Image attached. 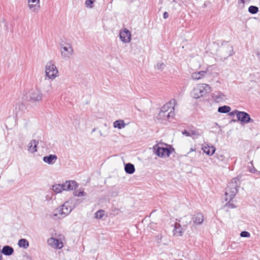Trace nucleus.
Segmentation results:
<instances>
[{"label": "nucleus", "instance_id": "423d86ee", "mask_svg": "<svg viewBox=\"0 0 260 260\" xmlns=\"http://www.w3.org/2000/svg\"><path fill=\"white\" fill-rule=\"evenodd\" d=\"M60 50L61 57L65 59L70 58L74 54L73 48L70 43L61 44Z\"/></svg>", "mask_w": 260, "mask_h": 260}, {"label": "nucleus", "instance_id": "f3484780", "mask_svg": "<svg viewBox=\"0 0 260 260\" xmlns=\"http://www.w3.org/2000/svg\"><path fill=\"white\" fill-rule=\"evenodd\" d=\"M57 159V156L55 154H49V155L44 156L43 160L48 165L54 164Z\"/></svg>", "mask_w": 260, "mask_h": 260}, {"label": "nucleus", "instance_id": "ddd939ff", "mask_svg": "<svg viewBox=\"0 0 260 260\" xmlns=\"http://www.w3.org/2000/svg\"><path fill=\"white\" fill-rule=\"evenodd\" d=\"M47 242L50 246L55 248L60 249L63 247L62 242L54 238H49L48 239Z\"/></svg>", "mask_w": 260, "mask_h": 260}, {"label": "nucleus", "instance_id": "f03ea898", "mask_svg": "<svg viewBox=\"0 0 260 260\" xmlns=\"http://www.w3.org/2000/svg\"><path fill=\"white\" fill-rule=\"evenodd\" d=\"M211 91L210 86L207 84H199L194 88L191 95L194 99H199L205 96Z\"/></svg>", "mask_w": 260, "mask_h": 260}, {"label": "nucleus", "instance_id": "1a4fd4ad", "mask_svg": "<svg viewBox=\"0 0 260 260\" xmlns=\"http://www.w3.org/2000/svg\"><path fill=\"white\" fill-rule=\"evenodd\" d=\"M236 112L238 120L245 123L254 122L253 119L250 118V115L247 113L243 111H239Z\"/></svg>", "mask_w": 260, "mask_h": 260}, {"label": "nucleus", "instance_id": "bb28decb", "mask_svg": "<svg viewBox=\"0 0 260 260\" xmlns=\"http://www.w3.org/2000/svg\"><path fill=\"white\" fill-rule=\"evenodd\" d=\"M113 126L115 128L121 129L125 127V123L123 120H117L114 122Z\"/></svg>", "mask_w": 260, "mask_h": 260}, {"label": "nucleus", "instance_id": "e433bc0d", "mask_svg": "<svg viewBox=\"0 0 260 260\" xmlns=\"http://www.w3.org/2000/svg\"><path fill=\"white\" fill-rule=\"evenodd\" d=\"M228 201H229V202L225 205V206L230 208H235L236 207L234 203H231V201H230V198H229V200Z\"/></svg>", "mask_w": 260, "mask_h": 260}, {"label": "nucleus", "instance_id": "5701e85b", "mask_svg": "<svg viewBox=\"0 0 260 260\" xmlns=\"http://www.w3.org/2000/svg\"><path fill=\"white\" fill-rule=\"evenodd\" d=\"M124 170L126 173L132 174L135 172V168L134 165L131 163H127L125 165Z\"/></svg>", "mask_w": 260, "mask_h": 260}, {"label": "nucleus", "instance_id": "dca6fc26", "mask_svg": "<svg viewBox=\"0 0 260 260\" xmlns=\"http://www.w3.org/2000/svg\"><path fill=\"white\" fill-rule=\"evenodd\" d=\"M64 190H74L78 187L77 183L74 180L67 181L63 183Z\"/></svg>", "mask_w": 260, "mask_h": 260}, {"label": "nucleus", "instance_id": "4468645a", "mask_svg": "<svg viewBox=\"0 0 260 260\" xmlns=\"http://www.w3.org/2000/svg\"><path fill=\"white\" fill-rule=\"evenodd\" d=\"M175 115V113L172 112L171 111H169V112H164L162 111L159 112L158 116L157 119L161 120H170V118H172L174 117Z\"/></svg>", "mask_w": 260, "mask_h": 260}, {"label": "nucleus", "instance_id": "7ed1b4c3", "mask_svg": "<svg viewBox=\"0 0 260 260\" xmlns=\"http://www.w3.org/2000/svg\"><path fill=\"white\" fill-rule=\"evenodd\" d=\"M45 74L49 79L54 80L58 76V71L53 62L49 61L45 66Z\"/></svg>", "mask_w": 260, "mask_h": 260}, {"label": "nucleus", "instance_id": "8fccbe9b", "mask_svg": "<svg viewBox=\"0 0 260 260\" xmlns=\"http://www.w3.org/2000/svg\"><path fill=\"white\" fill-rule=\"evenodd\" d=\"M112 2H113V0H112V1H111V3H112Z\"/></svg>", "mask_w": 260, "mask_h": 260}, {"label": "nucleus", "instance_id": "ea45409f", "mask_svg": "<svg viewBox=\"0 0 260 260\" xmlns=\"http://www.w3.org/2000/svg\"><path fill=\"white\" fill-rule=\"evenodd\" d=\"M169 17V14L168 12H165L164 14H163V17L165 18V19H167V18H168Z\"/></svg>", "mask_w": 260, "mask_h": 260}, {"label": "nucleus", "instance_id": "a18cd8bd", "mask_svg": "<svg viewBox=\"0 0 260 260\" xmlns=\"http://www.w3.org/2000/svg\"><path fill=\"white\" fill-rule=\"evenodd\" d=\"M190 222H191V221H188H188H185V223H186V224H188V223H190Z\"/></svg>", "mask_w": 260, "mask_h": 260}, {"label": "nucleus", "instance_id": "aec40b11", "mask_svg": "<svg viewBox=\"0 0 260 260\" xmlns=\"http://www.w3.org/2000/svg\"><path fill=\"white\" fill-rule=\"evenodd\" d=\"M182 134L187 137H192L193 139L197 138L200 135L196 129L184 130L182 131Z\"/></svg>", "mask_w": 260, "mask_h": 260}, {"label": "nucleus", "instance_id": "2f4dec72", "mask_svg": "<svg viewBox=\"0 0 260 260\" xmlns=\"http://www.w3.org/2000/svg\"><path fill=\"white\" fill-rule=\"evenodd\" d=\"M24 108L25 106L23 104L17 105L16 106V116H17L19 111L22 110Z\"/></svg>", "mask_w": 260, "mask_h": 260}, {"label": "nucleus", "instance_id": "37998d69", "mask_svg": "<svg viewBox=\"0 0 260 260\" xmlns=\"http://www.w3.org/2000/svg\"><path fill=\"white\" fill-rule=\"evenodd\" d=\"M256 54L259 58H260V52L259 51L256 52Z\"/></svg>", "mask_w": 260, "mask_h": 260}, {"label": "nucleus", "instance_id": "393cba45", "mask_svg": "<svg viewBox=\"0 0 260 260\" xmlns=\"http://www.w3.org/2000/svg\"><path fill=\"white\" fill-rule=\"evenodd\" d=\"M52 189L56 193H60L62 190H64L63 184H55L52 185Z\"/></svg>", "mask_w": 260, "mask_h": 260}, {"label": "nucleus", "instance_id": "6e6552de", "mask_svg": "<svg viewBox=\"0 0 260 260\" xmlns=\"http://www.w3.org/2000/svg\"><path fill=\"white\" fill-rule=\"evenodd\" d=\"M43 94L41 91L38 89H32L29 93L27 96L29 101L31 102H39L42 100Z\"/></svg>", "mask_w": 260, "mask_h": 260}, {"label": "nucleus", "instance_id": "473e14b6", "mask_svg": "<svg viewBox=\"0 0 260 260\" xmlns=\"http://www.w3.org/2000/svg\"><path fill=\"white\" fill-rule=\"evenodd\" d=\"M73 194L75 196L77 197H82L86 195V193L83 190L74 191Z\"/></svg>", "mask_w": 260, "mask_h": 260}, {"label": "nucleus", "instance_id": "39448f33", "mask_svg": "<svg viewBox=\"0 0 260 260\" xmlns=\"http://www.w3.org/2000/svg\"><path fill=\"white\" fill-rule=\"evenodd\" d=\"M69 202H66L60 208L57 209L56 211L57 213H54L52 216L53 219H56L57 214L62 216V217L69 214L73 209V207L71 206Z\"/></svg>", "mask_w": 260, "mask_h": 260}, {"label": "nucleus", "instance_id": "20e7f679", "mask_svg": "<svg viewBox=\"0 0 260 260\" xmlns=\"http://www.w3.org/2000/svg\"><path fill=\"white\" fill-rule=\"evenodd\" d=\"M221 57L226 59L234 54L233 47L228 42L223 43L219 49Z\"/></svg>", "mask_w": 260, "mask_h": 260}, {"label": "nucleus", "instance_id": "f704fd0d", "mask_svg": "<svg viewBox=\"0 0 260 260\" xmlns=\"http://www.w3.org/2000/svg\"><path fill=\"white\" fill-rule=\"evenodd\" d=\"M250 163H251L252 166H251V167H248V171L252 173H254L256 172L257 174H259L260 172L257 171L256 170V169L253 166L252 162H251Z\"/></svg>", "mask_w": 260, "mask_h": 260}, {"label": "nucleus", "instance_id": "de8ad7c7", "mask_svg": "<svg viewBox=\"0 0 260 260\" xmlns=\"http://www.w3.org/2000/svg\"><path fill=\"white\" fill-rule=\"evenodd\" d=\"M95 131V128H94L93 129V130H92V132H94Z\"/></svg>", "mask_w": 260, "mask_h": 260}, {"label": "nucleus", "instance_id": "6ab92c4d", "mask_svg": "<svg viewBox=\"0 0 260 260\" xmlns=\"http://www.w3.org/2000/svg\"><path fill=\"white\" fill-rule=\"evenodd\" d=\"M207 71L196 72L191 74V77L193 80H199L205 77Z\"/></svg>", "mask_w": 260, "mask_h": 260}, {"label": "nucleus", "instance_id": "f8f14e48", "mask_svg": "<svg viewBox=\"0 0 260 260\" xmlns=\"http://www.w3.org/2000/svg\"><path fill=\"white\" fill-rule=\"evenodd\" d=\"M29 9L34 12H38L40 8V0H27Z\"/></svg>", "mask_w": 260, "mask_h": 260}, {"label": "nucleus", "instance_id": "c85d7f7f", "mask_svg": "<svg viewBox=\"0 0 260 260\" xmlns=\"http://www.w3.org/2000/svg\"><path fill=\"white\" fill-rule=\"evenodd\" d=\"M231 111V108L228 106H223L218 108V112L221 113H227Z\"/></svg>", "mask_w": 260, "mask_h": 260}, {"label": "nucleus", "instance_id": "a878e982", "mask_svg": "<svg viewBox=\"0 0 260 260\" xmlns=\"http://www.w3.org/2000/svg\"><path fill=\"white\" fill-rule=\"evenodd\" d=\"M182 229L181 227V225L178 223H176L175 224L174 229V235L177 236H181L182 235Z\"/></svg>", "mask_w": 260, "mask_h": 260}, {"label": "nucleus", "instance_id": "412c9836", "mask_svg": "<svg viewBox=\"0 0 260 260\" xmlns=\"http://www.w3.org/2000/svg\"><path fill=\"white\" fill-rule=\"evenodd\" d=\"M39 142L36 140H31L28 144V150L31 152L35 153L37 151V146Z\"/></svg>", "mask_w": 260, "mask_h": 260}, {"label": "nucleus", "instance_id": "b1692460", "mask_svg": "<svg viewBox=\"0 0 260 260\" xmlns=\"http://www.w3.org/2000/svg\"><path fill=\"white\" fill-rule=\"evenodd\" d=\"M215 148L213 146H207L203 148L204 152L209 155H212L215 151Z\"/></svg>", "mask_w": 260, "mask_h": 260}, {"label": "nucleus", "instance_id": "79ce46f5", "mask_svg": "<svg viewBox=\"0 0 260 260\" xmlns=\"http://www.w3.org/2000/svg\"><path fill=\"white\" fill-rule=\"evenodd\" d=\"M250 0H239V1H240V2L242 4H244L245 3L246 1H248L249 2Z\"/></svg>", "mask_w": 260, "mask_h": 260}, {"label": "nucleus", "instance_id": "c03bdc74", "mask_svg": "<svg viewBox=\"0 0 260 260\" xmlns=\"http://www.w3.org/2000/svg\"><path fill=\"white\" fill-rule=\"evenodd\" d=\"M196 150L195 149L193 148H191L190 149V152H192V151H194Z\"/></svg>", "mask_w": 260, "mask_h": 260}, {"label": "nucleus", "instance_id": "f257e3e1", "mask_svg": "<svg viewBox=\"0 0 260 260\" xmlns=\"http://www.w3.org/2000/svg\"><path fill=\"white\" fill-rule=\"evenodd\" d=\"M239 181V180L238 178H234L232 179L229 183L225 192L226 201L229 200V198H230V201H231L235 197L238 191V183Z\"/></svg>", "mask_w": 260, "mask_h": 260}, {"label": "nucleus", "instance_id": "c756f323", "mask_svg": "<svg viewBox=\"0 0 260 260\" xmlns=\"http://www.w3.org/2000/svg\"><path fill=\"white\" fill-rule=\"evenodd\" d=\"M105 215V211L103 210H100L94 214V217L97 219H101Z\"/></svg>", "mask_w": 260, "mask_h": 260}, {"label": "nucleus", "instance_id": "58836bf2", "mask_svg": "<svg viewBox=\"0 0 260 260\" xmlns=\"http://www.w3.org/2000/svg\"><path fill=\"white\" fill-rule=\"evenodd\" d=\"M164 64L162 62H158L156 66L157 69H161L163 68Z\"/></svg>", "mask_w": 260, "mask_h": 260}, {"label": "nucleus", "instance_id": "09e8293b", "mask_svg": "<svg viewBox=\"0 0 260 260\" xmlns=\"http://www.w3.org/2000/svg\"><path fill=\"white\" fill-rule=\"evenodd\" d=\"M185 218H186V217H184V218L183 219V220H185Z\"/></svg>", "mask_w": 260, "mask_h": 260}, {"label": "nucleus", "instance_id": "9d476101", "mask_svg": "<svg viewBox=\"0 0 260 260\" xmlns=\"http://www.w3.org/2000/svg\"><path fill=\"white\" fill-rule=\"evenodd\" d=\"M177 104V102L174 99H171L168 103L164 105L161 109L160 111L164 112H169L171 111L174 112L175 107Z\"/></svg>", "mask_w": 260, "mask_h": 260}, {"label": "nucleus", "instance_id": "cd10ccee", "mask_svg": "<svg viewBox=\"0 0 260 260\" xmlns=\"http://www.w3.org/2000/svg\"><path fill=\"white\" fill-rule=\"evenodd\" d=\"M18 245L20 247L26 249L28 247L29 243L27 240L25 239H21L19 240Z\"/></svg>", "mask_w": 260, "mask_h": 260}, {"label": "nucleus", "instance_id": "49530a36", "mask_svg": "<svg viewBox=\"0 0 260 260\" xmlns=\"http://www.w3.org/2000/svg\"><path fill=\"white\" fill-rule=\"evenodd\" d=\"M2 255L0 254V260L2 259Z\"/></svg>", "mask_w": 260, "mask_h": 260}, {"label": "nucleus", "instance_id": "a211bd4d", "mask_svg": "<svg viewBox=\"0 0 260 260\" xmlns=\"http://www.w3.org/2000/svg\"><path fill=\"white\" fill-rule=\"evenodd\" d=\"M212 97L217 103L223 101L225 99V95L220 91H215L212 93Z\"/></svg>", "mask_w": 260, "mask_h": 260}, {"label": "nucleus", "instance_id": "4be33fe9", "mask_svg": "<svg viewBox=\"0 0 260 260\" xmlns=\"http://www.w3.org/2000/svg\"><path fill=\"white\" fill-rule=\"evenodd\" d=\"M14 252L13 248L10 246H5L2 250V253L5 255H11Z\"/></svg>", "mask_w": 260, "mask_h": 260}, {"label": "nucleus", "instance_id": "9b49d317", "mask_svg": "<svg viewBox=\"0 0 260 260\" xmlns=\"http://www.w3.org/2000/svg\"><path fill=\"white\" fill-rule=\"evenodd\" d=\"M119 37L122 42L128 43L131 40V33L127 29L124 28L120 31Z\"/></svg>", "mask_w": 260, "mask_h": 260}, {"label": "nucleus", "instance_id": "72a5a7b5", "mask_svg": "<svg viewBox=\"0 0 260 260\" xmlns=\"http://www.w3.org/2000/svg\"><path fill=\"white\" fill-rule=\"evenodd\" d=\"M94 1L93 0H86L85 4L86 7L92 8L93 7Z\"/></svg>", "mask_w": 260, "mask_h": 260}, {"label": "nucleus", "instance_id": "c9c22d12", "mask_svg": "<svg viewBox=\"0 0 260 260\" xmlns=\"http://www.w3.org/2000/svg\"><path fill=\"white\" fill-rule=\"evenodd\" d=\"M217 158L220 161L224 162L226 161V158L223 154H217Z\"/></svg>", "mask_w": 260, "mask_h": 260}, {"label": "nucleus", "instance_id": "4c0bfd02", "mask_svg": "<svg viewBox=\"0 0 260 260\" xmlns=\"http://www.w3.org/2000/svg\"><path fill=\"white\" fill-rule=\"evenodd\" d=\"M240 236L242 237H249L250 236V234L249 232L247 231H243L240 233Z\"/></svg>", "mask_w": 260, "mask_h": 260}, {"label": "nucleus", "instance_id": "2eb2a0df", "mask_svg": "<svg viewBox=\"0 0 260 260\" xmlns=\"http://www.w3.org/2000/svg\"><path fill=\"white\" fill-rule=\"evenodd\" d=\"M204 220V215L201 213H195L192 218V220L194 224L199 225L203 223Z\"/></svg>", "mask_w": 260, "mask_h": 260}, {"label": "nucleus", "instance_id": "7c9ffc66", "mask_svg": "<svg viewBox=\"0 0 260 260\" xmlns=\"http://www.w3.org/2000/svg\"><path fill=\"white\" fill-rule=\"evenodd\" d=\"M248 11L251 14H254L258 11V8L256 6H251L248 8Z\"/></svg>", "mask_w": 260, "mask_h": 260}, {"label": "nucleus", "instance_id": "a19ab883", "mask_svg": "<svg viewBox=\"0 0 260 260\" xmlns=\"http://www.w3.org/2000/svg\"><path fill=\"white\" fill-rule=\"evenodd\" d=\"M239 112V111L237 110H235V111L231 112L230 113V115H231V116H233V115H235L236 114L237 115V112Z\"/></svg>", "mask_w": 260, "mask_h": 260}, {"label": "nucleus", "instance_id": "0eeeda50", "mask_svg": "<svg viewBox=\"0 0 260 260\" xmlns=\"http://www.w3.org/2000/svg\"><path fill=\"white\" fill-rule=\"evenodd\" d=\"M153 148L155 150V153L159 157H169L171 153V148L160 147L156 145Z\"/></svg>", "mask_w": 260, "mask_h": 260}]
</instances>
